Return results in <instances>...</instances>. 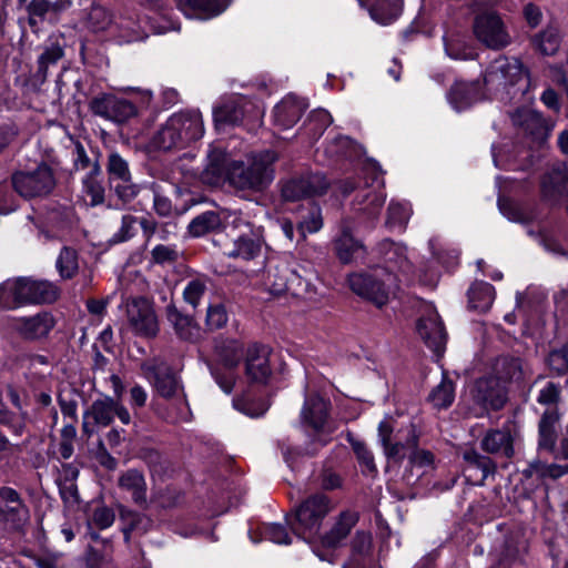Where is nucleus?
<instances>
[{"label":"nucleus","instance_id":"obj_1","mask_svg":"<svg viewBox=\"0 0 568 568\" xmlns=\"http://www.w3.org/2000/svg\"><path fill=\"white\" fill-rule=\"evenodd\" d=\"M486 90L501 100L526 98L536 88L529 70L516 58L499 57L487 68L484 77Z\"/></svg>","mask_w":568,"mask_h":568},{"label":"nucleus","instance_id":"obj_2","mask_svg":"<svg viewBox=\"0 0 568 568\" xmlns=\"http://www.w3.org/2000/svg\"><path fill=\"white\" fill-rule=\"evenodd\" d=\"M204 135L200 112L185 111L172 114L151 139V145L162 151L181 150Z\"/></svg>","mask_w":568,"mask_h":568},{"label":"nucleus","instance_id":"obj_3","mask_svg":"<svg viewBox=\"0 0 568 568\" xmlns=\"http://www.w3.org/2000/svg\"><path fill=\"white\" fill-rule=\"evenodd\" d=\"M59 288L47 280L16 277L0 284V310H16L26 305L53 303Z\"/></svg>","mask_w":568,"mask_h":568},{"label":"nucleus","instance_id":"obj_4","mask_svg":"<svg viewBox=\"0 0 568 568\" xmlns=\"http://www.w3.org/2000/svg\"><path fill=\"white\" fill-rule=\"evenodd\" d=\"M275 161L276 154L273 151L253 155L247 165L235 161L231 169V185L237 190L255 192L265 190L274 180Z\"/></svg>","mask_w":568,"mask_h":568},{"label":"nucleus","instance_id":"obj_5","mask_svg":"<svg viewBox=\"0 0 568 568\" xmlns=\"http://www.w3.org/2000/svg\"><path fill=\"white\" fill-rule=\"evenodd\" d=\"M334 504L326 495L317 493L303 500L293 516L287 517L293 532L306 541L320 534L324 518L333 510Z\"/></svg>","mask_w":568,"mask_h":568},{"label":"nucleus","instance_id":"obj_6","mask_svg":"<svg viewBox=\"0 0 568 568\" xmlns=\"http://www.w3.org/2000/svg\"><path fill=\"white\" fill-rule=\"evenodd\" d=\"M144 376L154 385L158 393L168 399H173L176 405V414L171 416L172 422L186 420L190 414L189 404L178 377L168 365L160 361H150L142 364Z\"/></svg>","mask_w":568,"mask_h":568},{"label":"nucleus","instance_id":"obj_7","mask_svg":"<svg viewBox=\"0 0 568 568\" xmlns=\"http://www.w3.org/2000/svg\"><path fill=\"white\" fill-rule=\"evenodd\" d=\"M396 281L395 274L383 267H375L365 273L352 274L348 277V285L356 295L382 307L388 302L390 287Z\"/></svg>","mask_w":568,"mask_h":568},{"label":"nucleus","instance_id":"obj_8","mask_svg":"<svg viewBox=\"0 0 568 568\" xmlns=\"http://www.w3.org/2000/svg\"><path fill=\"white\" fill-rule=\"evenodd\" d=\"M393 419L384 418L378 425V437L386 457L394 463H402L418 446L419 435L413 424L396 433L393 440Z\"/></svg>","mask_w":568,"mask_h":568},{"label":"nucleus","instance_id":"obj_9","mask_svg":"<svg viewBox=\"0 0 568 568\" xmlns=\"http://www.w3.org/2000/svg\"><path fill=\"white\" fill-rule=\"evenodd\" d=\"M30 520V507L22 495L11 487H0V528L8 532L22 534Z\"/></svg>","mask_w":568,"mask_h":568},{"label":"nucleus","instance_id":"obj_10","mask_svg":"<svg viewBox=\"0 0 568 568\" xmlns=\"http://www.w3.org/2000/svg\"><path fill=\"white\" fill-rule=\"evenodd\" d=\"M11 183L14 191L24 199L44 197L53 191L55 178L48 164L40 163L33 169L13 173Z\"/></svg>","mask_w":568,"mask_h":568},{"label":"nucleus","instance_id":"obj_11","mask_svg":"<svg viewBox=\"0 0 568 568\" xmlns=\"http://www.w3.org/2000/svg\"><path fill=\"white\" fill-rule=\"evenodd\" d=\"M328 410L329 402L318 395H311L306 397L301 413L303 423L314 430L320 446L326 445L334 432V427L328 423Z\"/></svg>","mask_w":568,"mask_h":568},{"label":"nucleus","instance_id":"obj_12","mask_svg":"<svg viewBox=\"0 0 568 568\" xmlns=\"http://www.w3.org/2000/svg\"><path fill=\"white\" fill-rule=\"evenodd\" d=\"M90 110L94 115L115 123H124L138 114L133 102L112 93L94 97L90 101Z\"/></svg>","mask_w":568,"mask_h":568},{"label":"nucleus","instance_id":"obj_13","mask_svg":"<svg viewBox=\"0 0 568 568\" xmlns=\"http://www.w3.org/2000/svg\"><path fill=\"white\" fill-rule=\"evenodd\" d=\"M474 33L478 41L490 49H503L510 43V36L500 17L494 12L479 14L474 21Z\"/></svg>","mask_w":568,"mask_h":568},{"label":"nucleus","instance_id":"obj_14","mask_svg":"<svg viewBox=\"0 0 568 568\" xmlns=\"http://www.w3.org/2000/svg\"><path fill=\"white\" fill-rule=\"evenodd\" d=\"M216 354L226 372L216 371L213 372V375L221 389L230 394L235 385L233 369L239 365L243 356L242 344L234 339L223 341L216 345Z\"/></svg>","mask_w":568,"mask_h":568},{"label":"nucleus","instance_id":"obj_15","mask_svg":"<svg viewBox=\"0 0 568 568\" xmlns=\"http://www.w3.org/2000/svg\"><path fill=\"white\" fill-rule=\"evenodd\" d=\"M328 186L326 178L312 173L286 181L282 186V196L286 201H298L304 197L323 194Z\"/></svg>","mask_w":568,"mask_h":568},{"label":"nucleus","instance_id":"obj_16","mask_svg":"<svg viewBox=\"0 0 568 568\" xmlns=\"http://www.w3.org/2000/svg\"><path fill=\"white\" fill-rule=\"evenodd\" d=\"M417 333L425 344L436 354H440L446 344V333L437 311L427 305L417 322Z\"/></svg>","mask_w":568,"mask_h":568},{"label":"nucleus","instance_id":"obj_17","mask_svg":"<svg viewBox=\"0 0 568 568\" xmlns=\"http://www.w3.org/2000/svg\"><path fill=\"white\" fill-rule=\"evenodd\" d=\"M267 284L270 292L274 295H280L285 292L300 294L306 287L302 275L286 262H282L275 267L270 268Z\"/></svg>","mask_w":568,"mask_h":568},{"label":"nucleus","instance_id":"obj_18","mask_svg":"<svg viewBox=\"0 0 568 568\" xmlns=\"http://www.w3.org/2000/svg\"><path fill=\"white\" fill-rule=\"evenodd\" d=\"M234 162L223 149L211 146L201 180L211 186L222 185L226 181L231 184V169Z\"/></svg>","mask_w":568,"mask_h":568},{"label":"nucleus","instance_id":"obj_19","mask_svg":"<svg viewBox=\"0 0 568 568\" xmlns=\"http://www.w3.org/2000/svg\"><path fill=\"white\" fill-rule=\"evenodd\" d=\"M128 318L132 329L139 335L154 336L158 332L156 316L144 298H136L128 304Z\"/></svg>","mask_w":568,"mask_h":568},{"label":"nucleus","instance_id":"obj_20","mask_svg":"<svg viewBox=\"0 0 568 568\" xmlns=\"http://www.w3.org/2000/svg\"><path fill=\"white\" fill-rule=\"evenodd\" d=\"M116 409V400L111 397L97 399L84 414L83 432L91 436L95 432V427L109 426Z\"/></svg>","mask_w":568,"mask_h":568},{"label":"nucleus","instance_id":"obj_21","mask_svg":"<svg viewBox=\"0 0 568 568\" xmlns=\"http://www.w3.org/2000/svg\"><path fill=\"white\" fill-rule=\"evenodd\" d=\"M245 374L252 383L264 384L271 375L268 349L252 345L246 351Z\"/></svg>","mask_w":568,"mask_h":568},{"label":"nucleus","instance_id":"obj_22","mask_svg":"<svg viewBox=\"0 0 568 568\" xmlns=\"http://www.w3.org/2000/svg\"><path fill=\"white\" fill-rule=\"evenodd\" d=\"M305 109L306 104L303 100L288 94L274 108V124L282 130L291 129L301 119Z\"/></svg>","mask_w":568,"mask_h":568},{"label":"nucleus","instance_id":"obj_23","mask_svg":"<svg viewBox=\"0 0 568 568\" xmlns=\"http://www.w3.org/2000/svg\"><path fill=\"white\" fill-rule=\"evenodd\" d=\"M464 459L467 463L464 476L471 485H483L487 477L495 473V463L489 457L481 456L474 449L465 452Z\"/></svg>","mask_w":568,"mask_h":568},{"label":"nucleus","instance_id":"obj_24","mask_svg":"<svg viewBox=\"0 0 568 568\" xmlns=\"http://www.w3.org/2000/svg\"><path fill=\"white\" fill-rule=\"evenodd\" d=\"M54 325V317L49 312H42L31 317H20L14 323L16 329L29 339L45 337Z\"/></svg>","mask_w":568,"mask_h":568},{"label":"nucleus","instance_id":"obj_25","mask_svg":"<svg viewBox=\"0 0 568 568\" xmlns=\"http://www.w3.org/2000/svg\"><path fill=\"white\" fill-rule=\"evenodd\" d=\"M560 420V414L558 409H547L540 417L538 424V440H537V449L538 452H549L552 453L557 443V425Z\"/></svg>","mask_w":568,"mask_h":568},{"label":"nucleus","instance_id":"obj_26","mask_svg":"<svg viewBox=\"0 0 568 568\" xmlns=\"http://www.w3.org/2000/svg\"><path fill=\"white\" fill-rule=\"evenodd\" d=\"M179 10L187 18L207 20L224 11L219 0H176Z\"/></svg>","mask_w":568,"mask_h":568},{"label":"nucleus","instance_id":"obj_27","mask_svg":"<svg viewBox=\"0 0 568 568\" xmlns=\"http://www.w3.org/2000/svg\"><path fill=\"white\" fill-rule=\"evenodd\" d=\"M247 106L253 108L246 100L242 98H233L214 109L213 115L216 124H239L246 112Z\"/></svg>","mask_w":568,"mask_h":568},{"label":"nucleus","instance_id":"obj_28","mask_svg":"<svg viewBox=\"0 0 568 568\" xmlns=\"http://www.w3.org/2000/svg\"><path fill=\"white\" fill-rule=\"evenodd\" d=\"M358 520L356 513L345 510L339 514L332 528L324 535L323 544L335 547L344 540Z\"/></svg>","mask_w":568,"mask_h":568},{"label":"nucleus","instance_id":"obj_29","mask_svg":"<svg viewBox=\"0 0 568 568\" xmlns=\"http://www.w3.org/2000/svg\"><path fill=\"white\" fill-rule=\"evenodd\" d=\"M376 186L373 190H362L357 199L358 210L365 213L368 219H376L385 203V193L383 191V181L375 179Z\"/></svg>","mask_w":568,"mask_h":568},{"label":"nucleus","instance_id":"obj_30","mask_svg":"<svg viewBox=\"0 0 568 568\" xmlns=\"http://www.w3.org/2000/svg\"><path fill=\"white\" fill-rule=\"evenodd\" d=\"M381 250L384 253V260L386 263V267L384 268L388 273L393 274L394 271L406 273L410 270V264L406 255V247L390 241H384L381 244Z\"/></svg>","mask_w":568,"mask_h":568},{"label":"nucleus","instance_id":"obj_31","mask_svg":"<svg viewBox=\"0 0 568 568\" xmlns=\"http://www.w3.org/2000/svg\"><path fill=\"white\" fill-rule=\"evenodd\" d=\"M481 448L490 454L501 453L510 457L514 454L511 435L508 430H489L481 439Z\"/></svg>","mask_w":568,"mask_h":568},{"label":"nucleus","instance_id":"obj_32","mask_svg":"<svg viewBox=\"0 0 568 568\" xmlns=\"http://www.w3.org/2000/svg\"><path fill=\"white\" fill-rule=\"evenodd\" d=\"M100 165H94L91 173H84L82 176V193L85 201L92 206L99 205L104 201V186L100 179Z\"/></svg>","mask_w":568,"mask_h":568},{"label":"nucleus","instance_id":"obj_33","mask_svg":"<svg viewBox=\"0 0 568 568\" xmlns=\"http://www.w3.org/2000/svg\"><path fill=\"white\" fill-rule=\"evenodd\" d=\"M448 99L454 109L462 111L480 99L478 87L475 83L456 82Z\"/></svg>","mask_w":568,"mask_h":568},{"label":"nucleus","instance_id":"obj_34","mask_svg":"<svg viewBox=\"0 0 568 568\" xmlns=\"http://www.w3.org/2000/svg\"><path fill=\"white\" fill-rule=\"evenodd\" d=\"M119 487L131 494L138 505L146 501V485L143 475L138 470H128L119 478Z\"/></svg>","mask_w":568,"mask_h":568},{"label":"nucleus","instance_id":"obj_35","mask_svg":"<svg viewBox=\"0 0 568 568\" xmlns=\"http://www.w3.org/2000/svg\"><path fill=\"white\" fill-rule=\"evenodd\" d=\"M362 250V244L353 237L349 226L343 225L341 234L335 240V251L341 262H352Z\"/></svg>","mask_w":568,"mask_h":568},{"label":"nucleus","instance_id":"obj_36","mask_svg":"<svg viewBox=\"0 0 568 568\" xmlns=\"http://www.w3.org/2000/svg\"><path fill=\"white\" fill-rule=\"evenodd\" d=\"M446 54L454 60H473L477 57L476 50L459 33H452L444 37Z\"/></svg>","mask_w":568,"mask_h":568},{"label":"nucleus","instance_id":"obj_37","mask_svg":"<svg viewBox=\"0 0 568 568\" xmlns=\"http://www.w3.org/2000/svg\"><path fill=\"white\" fill-rule=\"evenodd\" d=\"M493 371L498 382L520 381L524 376L521 361L515 357L503 356L495 361Z\"/></svg>","mask_w":568,"mask_h":568},{"label":"nucleus","instance_id":"obj_38","mask_svg":"<svg viewBox=\"0 0 568 568\" xmlns=\"http://www.w3.org/2000/svg\"><path fill=\"white\" fill-rule=\"evenodd\" d=\"M532 47L544 55H554L560 48L561 36L558 28L549 26L531 40Z\"/></svg>","mask_w":568,"mask_h":568},{"label":"nucleus","instance_id":"obj_39","mask_svg":"<svg viewBox=\"0 0 568 568\" xmlns=\"http://www.w3.org/2000/svg\"><path fill=\"white\" fill-rule=\"evenodd\" d=\"M524 474L526 477L536 476L539 479H558L568 474V465L548 464L541 460L540 457H537L529 463Z\"/></svg>","mask_w":568,"mask_h":568},{"label":"nucleus","instance_id":"obj_40","mask_svg":"<svg viewBox=\"0 0 568 568\" xmlns=\"http://www.w3.org/2000/svg\"><path fill=\"white\" fill-rule=\"evenodd\" d=\"M468 298L471 308L486 312L495 300V288L487 282H476L468 291Z\"/></svg>","mask_w":568,"mask_h":568},{"label":"nucleus","instance_id":"obj_41","mask_svg":"<svg viewBox=\"0 0 568 568\" xmlns=\"http://www.w3.org/2000/svg\"><path fill=\"white\" fill-rule=\"evenodd\" d=\"M261 246V240L256 235H241L234 241L229 256L250 261L260 254Z\"/></svg>","mask_w":568,"mask_h":568},{"label":"nucleus","instance_id":"obj_42","mask_svg":"<svg viewBox=\"0 0 568 568\" xmlns=\"http://www.w3.org/2000/svg\"><path fill=\"white\" fill-rule=\"evenodd\" d=\"M565 186V175L560 168H554L550 172L545 174L541 181V195L551 203H556Z\"/></svg>","mask_w":568,"mask_h":568},{"label":"nucleus","instance_id":"obj_43","mask_svg":"<svg viewBox=\"0 0 568 568\" xmlns=\"http://www.w3.org/2000/svg\"><path fill=\"white\" fill-rule=\"evenodd\" d=\"M223 225V217L220 213L214 211H207L195 219H193L189 225V232L193 236H202L209 232H214L221 229Z\"/></svg>","mask_w":568,"mask_h":568},{"label":"nucleus","instance_id":"obj_44","mask_svg":"<svg viewBox=\"0 0 568 568\" xmlns=\"http://www.w3.org/2000/svg\"><path fill=\"white\" fill-rule=\"evenodd\" d=\"M477 399L484 405L498 408L504 403V396L498 383L494 379L481 378L476 382Z\"/></svg>","mask_w":568,"mask_h":568},{"label":"nucleus","instance_id":"obj_45","mask_svg":"<svg viewBox=\"0 0 568 568\" xmlns=\"http://www.w3.org/2000/svg\"><path fill=\"white\" fill-rule=\"evenodd\" d=\"M168 317L182 339L194 341L200 336V327L190 316L182 315L176 310H170Z\"/></svg>","mask_w":568,"mask_h":568},{"label":"nucleus","instance_id":"obj_46","mask_svg":"<svg viewBox=\"0 0 568 568\" xmlns=\"http://www.w3.org/2000/svg\"><path fill=\"white\" fill-rule=\"evenodd\" d=\"M455 399V387L450 379L446 376L443 377L442 382L432 389L428 395L430 404L438 409L449 407Z\"/></svg>","mask_w":568,"mask_h":568},{"label":"nucleus","instance_id":"obj_47","mask_svg":"<svg viewBox=\"0 0 568 568\" xmlns=\"http://www.w3.org/2000/svg\"><path fill=\"white\" fill-rule=\"evenodd\" d=\"M60 276L69 280L75 276L79 271L78 253L74 248L64 246L55 262Z\"/></svg>","mask_w":568,"mask_h":568},{"label":"nucleus","instance_id":"obj_48","mask_svg":"<svg viewBox=\"0 0 568 568\" xmlns=\"http://www.w3.org/2000/svg\"><path fill=\"white\" fill-rule=\"evenodd\" d=\"M112 22V14L100 4H92L85 18V27L92 32L105 31Z\"/></svg>","mask_w":568,"mask_h":568},{"label":"nucleus","instance_id":"obj_49","mask_svg":"<svg viewBox=\"0 0 568 568\" xmlns=\"http://www.w3.org/2000/svg\"><path fill=\"white\" fill-rule=\"evenodd\" d=\"M412 210L407 203L390 202L387 209L386 225L403 231L410 217Z\"/></svg>","mask_w":568,"mask_h":568},{"label":"nucleus","instance_id":"obj_50","mask_svg":"<svg viewBox=\"0 0 568 568\" xmlns=\"http://www.w3.org/2000/svg\"><path fill=\"white\" fill-rule=\"evenodd\" d=\"M106 171L111 183L116 181H128L131 178V172L126 160L119 153L111 152L108 156Z\"/></svg>","mask_w":568,"mask_h":568},{"label":"nucleus","instance_id":"obj_51","mask_svg":"<svg viewBox=\"0 0 568 568\" xmlns=\"http://www.w3.org/2000/svg\"><path fill=\"white\" fill-rule=\"evenodd\" d=\"M323 226V217L322 211L320 206L312 203L310 209L305 215L302 216L298 222V231L303 237L306 236V233H316Z\"/></svg>","mask_w":568,"mask_h":568},{"label":"nucleus","instance_id":"obj_52","mask_svg":"<svg viewBox=\"0 0 568 568\" xmlns=\"http://www.w3.org/2000/svg\"><path fill=\"white\" fill-rule=\"evenodd\" d=\"M332 123V115L323 109L313 111L307 118L306 128L312 139H317L325 129Z\"/></svg>","mask_w":568,"mask_h":568},{"label":"nucleus","instance_id":"obj_53","mask_svg":"<svg viewBox=\"0 0 568 568\" xmlns=\"http://www.w3.org/2000/svg\"><path fill=\"white\" fill-rule=\"evenodd\" d=\"M206 292V281L201 277L191 280L183 290L184 301L196 307Z\"/></svg>","mask_w":568,"mask_h":568},{"label":"nucleus","instance_id":"obj_54","mask_svg":"<svg viewBox=\"0 0 568 568\" xmlns=\"http://www.w3.org/2000/svg\"><path fill=\"white\" fill-rule=\"evenodd\" d=\"M227 322V312L223 304L215 303L207 307L206 325L210 329H219Z\"/></svg>","mask_w":568,"mask_h":568},{"label":"nucleus","instance_id":"obj_55","mask_svg":"<svg viewBox=\"0 0 568 568\" xmlns=\"http://www.w3.org/2000/svg\"><path fill=\"white\" fill-rule=\"evenodd\" d=\"M262 535L265 539L278 545L291 544V537L284 526L280 524H265L262 527Z\"/></svg>","mask_w":568,"mask_h":568},{"label":"nucleus","instance_id":"obj_56","mask_svg":"<svg viewBox=\"0 0 568 568\" xmlns=\"http://www.w3.org/2000/svg\"><path fill=\"white\" fill-rule=\"evenodd\" d=\"M408 462L412 467H418L427 470L434 468L435 456L429 450L416 447L409 453Z\"/></svg>","mask_w":568,"mask_h":568},{"label":"nucleus","instance_id":"obj_57","mask_svg":"<svg viewBox=\"0 0 568 568\" xmlns=\"http://www.w3.org/2000/svg\"><path fill=\"white\" fill-rule=\"evenodd\" d=\"M151 255L154 263L163 265L174 263L179 252L174 246L160 244L152 250Z\"/></svg>","mask_w":568,"mask_h":568},{"label":"nucleus","instance_id":"obj_58","mask_svg":"<svg viewBox=\"0 0 568 568\" xmlns=\"http://www.w3.org/2000/svg\"><path fill=\"white\" fill-rule=\"evenodd\" d=\"M352 447L354 453L356 454L359 464L364 466L368 473L376 471L374 456L372 452L366 447V445L362 442L355 440L352 443Z\"/></svg>","mask_w":568,"mask_h":568},{"label":"nucleus","instance_id":"obj_59","mask_svg":"<svg viewBox=\"0 0 568 568\" xmlns=\"http://www.w3.org/2000/svg\"><path fill=\"white\" fill-rule=\"evenodd\" d=\"M114 191L118 197L123 203H130L133 199L139 194V186L132 182V179H128V181H116L113 183Z\"/></svg>","mask_w":568,"mask_h":568},{"label":"nucleus","instance_id":"obj_60","mask_svg":"<svg viewBox=\"0 0 568 568\" xmlns=\"http://www.w3.org/2000/svg\"><path fill=\"white\" fill-rule=\"evenodd\" d=\"M114 511L105 506H101L94 509L90 524H93L99 529H106L114 523Z\"/></svg>","mask_w":568,"mask_h":568},{"label":"nucleus","instance_id":"obj_61","mask_svg":"<svg viewBox=\"0 0 568 568\" xmlns=\"http://www.w3.org/2000/svg\"><path fill=\"white\" fill-rule=\"evenodd\" d=\"M561 388L558 384L549 382L540 390L537 402L542 405L557 404L560 400Z\"/></svg>","mask_w":568,"mask_h":568},{"label":"nucleus","instance_id":"obj_62","mask_svg":"<svg viewBox=\"0 0 568 568\" xmlns=\"http://www.w3.org/2000/svg\"><path fill=\"white\" fill-rule=\"evenodd\" d=\"M73 163L77 171H85V173H91L93 166L99 165L97 161L90 160L81 143L75 144Z\"/></svg>","mask_w":568,"mask_h":568},{"label":"nucleus","instance_id":"obj_63","mask_svg":"<svg viewBox=\"0 0 568 568\" xmlns=\"http://www.w3.org/2000/svg\"><path fill=\"white\" fill-rule=\"evenodd\" d=\"M499 209L509 221L520 223L529 221V217L526 215V213L519 206L513 203L499 202Z\"/></svg>","mask_w":568,"mask_h":568},{"label":"nucleus","instance_id":"obj_64","mask_svg":"<svg viewBox=\"0 0 568 568\" xmlns=\"http://www.w3.org/2000/svg\"><path fill=\"white\" fill-rule=\"evenodd\" d=\"M136 219L132 215H124L122 217V225L116 234V241L123 242L133 236L135 232Z\"/></svg>","mask_w":568,"mask_h":568}]
</instances>
